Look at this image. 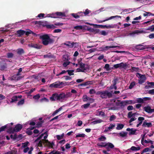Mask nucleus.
<instances>
[{
	"instance_id": "obj_3",
	"label": "nucleus",
	"mask_w": 154,
	"mask_h": 154,
	"mask_svg": "<svg viewBox=\"0 0 154 154\" xmlns=\"http://www.w3.org/2000/svg\"><path fill=\"white\" fill-rule=\"evenodd\" d=\"M1 61H0V70L3 71L6 70L7 69L8 66L7 62H11L8 60L6 59H2Z\"/></svg>"
},
{
	"instance_id": "obj_4",
	"label": "nucleus",
	"mask_w": 154,
	"mask_h": 154,
	"mask_svg": "<svg viewBox=\"0 0 154 154\" xmlns=\"http://www.w3.org/2000/svg\"><path fill=\"white\" fill-rule=\"evenodd\" d=\"M112 97V94L111 92L107 91H102V93L100 97L103 99H106L110 98Z\"/></svg>"
},
{
	"instance_id": "obj_47",
	"label": "nucleus",
	"mask_w": 154,
	"mask_h": 154,
	"mask_svg": "<svg viewBox=\"0 0 154 154\" xmlns=\"http://www.w3.org/2000/svg\"><path fill=\"white\" fill-rule=\"evenodd\" d=\"M99 34L101 35L105 36L107 35L108 34V33L105 30H102L100 32Z\"/></svg>"
},
{
	"instance_id": "obj_60",
	"label": "nucleus",
	"mask_w": 154,
	"mask_h": 154,
	"mask_svg": "<svg viewBox=\"0 0 154 154\" xmlns=\"http://www.w3.org/2000/svg\"><path fill=\"white\" fill-rule=\"evenodd\" d=\"M26 133L29 135H31L32 134V132L29 129H27Z\"/></svg>"
},
{
	"instance_id": "obj_50",
	"label": "nucleus",
	"mask_w": 154,
	"mask_h": 154,
	"mask_svg": "<svg viewBox=\"0 0 154 154\" xmlns=\"http://www.w3.org/2000/svg\"><path fill=\"white\" fill-rule=\"evenodd\" d=\"M85 134H79L76 135V137H85Z\"/></svg>"
},
{
	"instance_id": "obj_21",
	"label": "nucleus",
	"mask_w": 154,
	"mask_h": 154,
	"mask_svg": "<svg viewBox=\"0 0 154 154\" xmlns=\"http://www.w3.org/2000/svg\"><path fill=\"white\" fill-rule=\"evenodd\" d=\"M90 12V11L88 9H87L85 10V11L84 12L82 11L79 12L77 14H80L81 13H82V14H84V15L85 16L88 14Z\"/></svg>"
},
{
	"instance_id": "obj_23",
	"label": "nucleus",
	"mask_w": 154,
	"mask_h": 154,
	"mask_svg": "<svg viewBox=\"0 0 154 154\" xmlns=\"http://www.w3.org/2000/svg\"><path fill=\"white\" fill-rule=\"evenodd\" d=\"M67 43H68L69 44H71V45H70L69 44H67L66 43H64V44L67 46L70 47V48H72L73 47L75 44H76L77 43V42L74 43V42H72V43H71V42L69 41L67 42Z\"/></svg>"
},
{
	"instance_id": "obj_6",
	"label": "nucleus",
	"mask_w": 154,
	"mask_h": 154,
	"mask_svg": "<svg viewBox=\"0 0 154 154\" xmlns=\"http://www.w3.org/2000/svg\"><path fill=\"white\" fill-rule=\"evenodd\" d=\"M63 25V23H54V24H47L45 25V27L47 29H54L56 27L54 25L57 26H62Z\"/></svg>"
},
{
	"instance_id": "obj_31",
	"label": "nucleus",
	"mask_w": 154,
	"mask_h": 154,
	"mask_svg": "<svg viewBox=\"0 0 154 154\" xmlns=\"http://www.w3.org/2000/svg\"><path fill=\"white\" fill-rule=\"evenodd\" d=\"M117 26V25L116 24L114 25H106V28H116Z\"/></svg>"
},
{
	"instance_id": "obj_18",
	"label": "nucleus",
	"mask_w": 154,
	"mask_h": 154,
	"mask_svg": "<svg viewBox=\"0 0 154 154\" xmlns=\"http://www.w3.org/2000/svg\"><path fill=\"white\" fill-rule=\"evenodd\" d=\"M22 125L19 124L16 125L14 128L15 129V131H19L22 128Z\"/></svg>"
},
{
	"instance_id": "obj_36",
	"label": "nucleus",
	"mask_w": 154,
	"mask_h": 154,
	"mask_svg": "<svg viewBox=\"0 0 154 154\" xmlns=\"http://www.w3.org/2000/svg\"><path fill=\"white\" fill-rule=\"evenodd\" d=\"M74 70H66L67 72H68V74L70 76L71 75H74L73 72H74Z\"/></svg>"
},
{
	"instance_id": "obj_52",
	"label": "nucleus",
	"mask_w": 154,
	"mask_h": 154,
	"mask_svg": "<svg viewBox=\"0 0 154 154\" xmlns=\"http://www.w3.org/2000/svg\"><path fill=\"white\" fill-rule=\"evenodd\" d=\"M147 30H150L151 32L154 31V25L151 26L149 27L147 29H146Z\"/></svg>"
},
{
	"instance_id": "obj_22",
	"label": "nucleus",
	"mask_w": 154,
	"mask_h": 154,
	"mask_svg": "<svg viewBox=\"0 0 154 154\" xmlns=\"http://www.w3.org/2000/svg\"><path fill=\"white\" fill-rule=\"evenodd\" d=\"M136 48L138 50H140L145 48L142 45H138L136 46Z\"/></svg>"
},
{
	"instance_id": "obj_58",
	"label": "nucleus",
	"mask_w": 154,
	"mask_h": 154,
	"mask_svg": "<svg viewBox=\"0 0 154 154\" xmlns=\"http://www.w3.org/2000/svg\"><path fill=\"white\" fill-rule=\"evenodd\" d=\"M72 15L76 19H77L79 18L80 17V16L78 15L77 14L72 13Z\"/></svg>"
},
{
	"instance_id": "obj_53",
	"label": "nucleus",
	"mask_w": 154,
	"mask_h": 154,
	"mask_svg": "<svg viewBox=\"0 0 154 154\" xmlns=\"http://www.w3.org/2000/svg\"><path fill=\"white\" fill-rule=\"evenodd\" d=\"M151 150L148 147L146 148L142 151V153L151 151Z\"/></svg>"
},
{
	"instance_id": "obj_30",
	"label": "nucleus",
	"mask_w": 154,
	"mask_h": 154,
	"mask_svg": "<svg viewBox=\"0 0 154 154\" xmlns=\"http://www.w3.org/2000/svg\"><path fill=\"white\" fill-rule=\"evenodd\" d=\"M124 127V125L123 124H118L117 125L116 129L117 130H120L123 128Z\"/></svg>"
},
{
	"instance_id": "obj_38",
	"label": "nucleus",
	"mask_w": 154,
	"mask_h": 154,
	"mask_svg": "<svg viewBox=\"0 0 154 154\" xmlns=\"http://www.w3.org/2000/svg\"><path fill=\"white\" fill-rule=\"evenodd\" d=\"M90 105V104L89 103H88L85 104L82 106V107L84 108L85 109H87L88 108Z\"/></svg>"
},
{
	"instance_id": "obj_37",
	"label": "nucleus",
	"mask_w": 154,
	"mask_h": 154,
	"mask_svg": "<svg viewBox=\"0 0 154 154\" xmlns=\"http://www.w3.org/2000/svg\"><path fill=\"white\" fill-rule=\"evenodd\" d=\"M17 101V96H14L12 98L11 100V102L13 103Z\"/></svg>"
},
{
	"instance_id": "obj_46",
	"label": "nucleus",
	"mask_w": 154,
	"mask_h": 154,
	"mask_svg": "<svg viewBox=\"0 0 154 154\" xmlns=\"http://www.w3.org/2000/svg\"><path fill=\"white\" fill-rule=\"evenodd\" d=\"M63 61H69L68 56L67 55H63Z\"/></svg>"
},
{
	"instance_id": "obj_33",
	"label": "nucleus",
	"mask_w": 154,
	"mask_h": 154,
	"mask_svg": "<svg viewBox=\"0 0 154 154\" xmlns=\"http://www.w3.org/2000/svg\"><path fill=\"white\" fill-rule=\"evenodd\" d=\"M120 68L126 69L127 66L126 63H124L123 62L120 63Z\"/></svg>"
},
{
	"instance_id": "obj_7",
	"label": "nucleus",
	"mask_w": 154,
	"mask_h": 154,
	"mask_svg": "<svg viewBox=\"0 0 154 154\" xmlns=\"http://www.w3.org/2000/svg\"><path fill=\"white\" fill-rule=\"evenodd\" d=\"M50 99L52 101L59 100L58 94L56 93L53 94L52 96L50 97Z\"/></svg>"
},
{
	"instance_id": "obj_2",
	"label": "nucleus",
	"mask_w": 154,
	"mask_h": 154,
	"mask_svg": "<svg viewBox=\"0 0 154 154\" xmlns=\"http://www.w3.org/2000/svg\"><path fill=\"white\" fill-rule=\"evenodd\" d=\"M66 16L64 12H57L55 13L48 14L47 17L53 18H61Z\"/></svg>"
},
{
	"instance_id": "obj_27",
	"label": "nucleus",
	"mask_w": 154,
	"mask_h": 154,
	"mask_svg": "<svg viewBox=\"0 0 154 154\" xmlns=\"http://www.w3.org/2000/svg\"><path fill=\"white\" fill-rule=\"evenodd\" d=\"M80 67L83 70H84L85 71V70H86V69L85 68V64L82 63V62H81L79 63Z\"/></svg>"
},
{
	"instance_id": "obj_34",
	"label": "nucleus",
	"mask_w": 154,
	"mask_h": 154,
	"mask_svg": "<svg viewBox=\"0 0 154 154\" xmlns=\"http://www.w3.org/2000/svg\"><path fill=\"white\" fill-rule=\"evenodd\" d=\"M106 139V138L104 136H101L98 139L99 141H104Z\"/></svg>"
},
{
	"instance_id": "obj_14",
	"label": "nucleus",
	"mask_w": 154,
	"mask_h": 154,
	"mask_svg": "<svg viewBox=\"0 0 154 154\" xmlns=\"http://www.w3.org/2000/svg\"><path fill=\"white\" fill-rule=\"evenodd\" d=\"M25 34V31L20 29L16 32V35L17 37H20Z\"/></svg>"
},
{
	"instance_id": "obj_59",
	"label": "nucleus",
	"mask_w": 154,
	"mask_h": 154,
	"mask_svg": "<svg viewBox=\"0 0 154 154\" xmlns=\"http://www.w3.org/2000/svg\"><path fill=\"white\" fill-rule=\"evenodd\" d=\"M137 103H143V99L141 98H137Z\"/></svg>"
},
{
	"instance_id": "obj_9",
	"label": "nucleus",
	"mask_w": 154,
	"mask_h": 154,
	"mask_svg": "<svg viewBox=\"0 0 154 154\" xmlns=\"http://www.w3.org/2000/svg\"><path fill=\"white\" fill-rule=\"evenodd\" d=\"M97 145L98 146L101 147H105L107 146H108V147L110 148H113L114 147V145L112 143H107L106 144H105V145H101L99 143H98Z\"/></svg>"
},
{
	"instance_id": "obj_25",
	"label": "nucleus",
	"mask_w": 154,
	"mask_h": 154,
	"mask_svg": "<svg viewBox=\"0 0 154 154\" xmlns=\"http://www.w3.org/2000/svg\"><path fill=\"white\" fill-rule=\"evenodd\" d=\"M120 136L122 137H124L127 136L128 134V132L122 131L121 132L119 133Z\"/></svg>"
},
{
	"instance_id": "obj_41",
	"label": "nucleus",
	"mask_w": 154,
	"mask_h": 154,
	"mask_svg": "<svg viewBox=\"0 0 154 154\" xmlns=\"http://www.w3.org/2000/svg\"><path fill=\"white\" fill-rule=\"evenodd\" d=\"M145 119L143 117H140L138 118V120L139 122V123L141 125L143 121Z\"/></svg>"
},
{
	"instance_id": "obj_16",
	"label": "nucleus",
	"mask_w": 154,
	"mask_h": 154,
	"mask_svg": "<svg viewBox=\"0 0 154 154\" xmlns=\"http://www.w3.org/2000/svg\"><path fill=\"white\" fill-rule=\"evenodd\" d=\"M121 17L120 16H118V15H116V16H111L110 17H109V18H108V19H106L105 20H100V21L99 22V23H102V22H104L106 21H108V20H111L113 18H117V17H118V18H121Z\"/></svg>"
},
{
	"instance_id": "obj_49",
	"label": "nucleus",
	"mask_w": 154,
	"mask_h": 154,
	"mask_svg": "<svg viewBox=\"0 0 154 154\" xmlns=\"http://www.w3.org/2000/svg\"><path fill=\"white\" fill-rule=\"evenodd\" d=\"M88 101L90 104L92 103L94 101V100L90 97H88Z\"/></svg>"
},
{
	"instance_id": "obj_45",
	"label": "nucleus",
	"mask_w": 154,
	"mask_h": 154,
	"mask_svg": "<svg viewBox=\"0 0 154 154\" xmlns=\"http://www.w3.org/2000/svg\"><path fill=\"white\" fill-rule=\"evenodd\" d=\"M74 28L76 30H81L82 29L83 27L82 26L79 25L75 26Z\"/></svg>"
},
{
	"instance_id": "obj_35",
	"label": "nucleus",
	"mask_w": 154,
	"mask_h": 154,
	"mask_svg": "<svg viewBox=\"0 0 154 154\" xmlns=\"http://www.w3.org/2000/svg\"><path fill=\"white\" fill-rule=\"evenodd\" d=\"M32 34L33 35L35 34V33L32 32L31 30L29 29L28 31H25V34L27 36H28L29 34Z\"/></svg>"
},
{
	"instance_id": "obj_5",
	"label": "nucleus",
	"mask_w": 154,
	"mask_h": 154,
	"mask_svg": "<svg viewBox=\"0 0 154 154\" xmlns=\"http://www.w3.org/2000/svg\"><path fill=\"white\" fill-rule=\"evenodd\" d=\"M63 82H60V81H57L51 84L49 87L50 88H60L62 87V85L63 84Z\"/></svg>"
},
{
	"instance_id": "obj_43",
	"label": "nucleus",
	"mask_w": 154,
	"mask_h": 154,
	"mask_svg": "<svg viewBox=\"0 0 154 154\" xmlns=\"http://www.w3.org/2000/svg\"><path fill=\"white\" fill-rule=\"evenodd\" d=\"M133 116H134V114H133L132 112L131 111V112H129L128 113V118L130 119Z\"/></svg>"
},
{
	"instance_id": "obj_17",
	"label": "nucleus",
	"mask_w": 154,
	"mask_h": 154,
	"mask_svg": "<svg viewBox=\"0 0 154 154\" xmlns=\"http://www.w3.org/2000/svg\"><path fill=\"white\" fill-rule=\"evenodd\" d=\"M142 126L143 127H146L147 126L148 128L151 127L152 126V124L151 122H146V120L143 122Z\"/></svg>"
},
{
	"instance_id": "obj_48",
	"label": "nucleus",
	"mask_w": 154,
	"mask_h": 154,
	"mask_svg": "<svg viewBox=\"0 0 154 154\" xmlns=\"http://www.w3.org/2000/svg\"><path fill=\"white\" fill-rule=\"evenodd\" d=\"M98 116H101L102 117H104L106 116V115L104 112L100 111L99 112Z\"/></svg>"
},
{
	"instance_id": "obj_13",
	"label": "nucleus",
	"mask_w": 154,
	"mask_h": 154,
	"mask_svg": "<svg viewBox=\"0 0 154 154\" xmlns=\"http://www.w3.org/2000/svg\"><path fill=\"white\" fill-rule=\"evenodd\" d=\"M126 131H129V135L136 134V132L137 131V130L136 129L133 128H127L126 129Z\"/></svg>"
},
{
	"instance_id": "obj_39",
	"label": "nucleus",
	"mask_w": 154,
	"mask_h": 154,
	"mask_svg": "<svg viewBox=\"0 0 154 154\" xmlns=\"http://www.w3.org/2000/svg\"><path fill=\"white\" fill-rule=\"evenodd\" d=\"M136 85L135 82L133 81L130 84V85L129 86V88L130 89H131L135 86Z\"/></svg>"
},
{
	"instance_id": "obj_51",
	"label": "nucleus",
	"mask_w": 154,
	"mask_h": 154,
	"mask_svg": "<svg viewBox=\"0 0 154 154\" xmlns=\"http://www.w3.org/2000/svg\"><path fill=\"white\" fill-rule=\"evenodd\" d=\"M146 134V133H145V134L143 135H141V136L142 137L141 139V144L142 145H144V144L143 143V141L144 140V138Z\"/></svg>"
},
{
	"instance_id": "obj_11",
	"label": "nucleus",
	"mask_w": 154,
	"mask_h": 154,
	"mask_svg": "<svg viewBox=\"0 0 154 154\" xmlns=\"http://www.w3.org/2000/svg\"><path fill=\"white\" fill-rule=\"evenodd\" d=\"M28 46L31 48H33L38 49H40L42 48V46L37 44L30 43L28 45Z\"/></svg>"
},
{
	"instance_id": "obj_26",
	"label": "nucleus",
	"mask_w": 154,
	"mask_h": 154,
	"mask_svg": "<svg viewBox=\"0 0 154 154\" xmlns=\"http://www.w3.org/2000/svg\"><path fill=\"white\" fill-rule=\"evenodd\" d=\"M146 79V78L145 76L140 78V79L139 80L138 83L140 84H142L145 82Z\"/></svg>"
},
{
	"instance_id": "obj_20",
	"label": "nucleus",
	"mask_w": 154,
	"mask_h": 154,
	"mask_svg": "<svg viewBox=\"0 0 154 154\" xmlns=\"http://www.w3.org/2000/svg\"><path fill=\"white\" fill-rule=\"evenodd\" d=\"M117 47V46H106L104 47H102V49L103 50H107L109 48H114Z\"/></svg>"
},
{
	"instance_id": "obj_8",
	"label": "nucleus",
	"mask_w": 154,
	"mask_h": 154,
	"mask_svg": "<svg viewBox=\"0 0 154 154\" xmlns=\"http://www.w3.org/2000/svg\"><path fill=\"white\" fill-rule=\"evenodd\" d=\"M143 109L146 112L149 113H151L154 112V109H151V107L149 106L144 107L143 108Z\"/></svg>"
},
{
	"instance_id": "obj_29",
	"label": "nucleus",
	"mask_w": 154,
	"mask_h": 154,
	"mask_svg": "<svg viewBox=\"0 0 154 154\" xmlns=\"http://www.w3.org/2000/svg\"><path fill=\"white\" fill-rule=\"evenodd\" d=\"M103 122V120L101 119H98L92 122V123L93 125L96 124L98 123H100Z\"/></svg>"
},
{
	"instance_id": "obj_56",
	"label": "nucleus",
	"mask_w": 154,
	"mask_h": 154,
	"mask_svg": "<svg viewBox=\"0 0 154 154\" xmlns=\"http://www.w3.org/2000/svg\"><path fill=\"white\" fill-rule=\"evenodd\" d=\"M14 54L12 53H8L7 54V57L8 58H12Z\"/></svg>"
},
{
	"instance_id": "obj_63",
	"label": "nucleus",
	"mask_w": 154,
	"mask_h": 154,
	"mask_svg": "<svg viewBox=\"0 0 154 154\" xmlns=\"http://www.w3.org/2000/svg\"><path fill=\"white\" fill-rule=\"evenodd\" d=\"M148 93L151 95L154 94V89L149 90L148 91Z\"/></svg>"
},
{
	"instance_id": "obj_40",
	"label": "nucleus",
	"mask_w": 154,
	"mask_h": 154,
	"mask_svg": "<svg viewBox=\"0 0 154 154\" xmlns=\"http://www.w3.org/2000/svg\"><path fill=\"white\" fill-rule=\"evenodd\" d=\"M72 96V94L71 92H69L66 93V94L65 93V99L68 98L69 97H71Z\"/></svg>"
},
{
	"instance_id": "obj_55",
	"label": "nucleus",
	"mask_w": 154,
	"mask_h": 154,
	"mask_svg": "<svg viewBox=\"0 0 154 154\" xmlns=\"http://www.w3.org/2000/svg\"><path fill=\"white\" fill-rule=\"evenodd\" d=\"M40 97V96L39 94H37L33 96V98L35 100H38Z\"/></svg>"
},
{
	"instance_id": "obj_28",
	"label": "nucleus",
	"mask_w": 154,
	"mask_h": 154,
	"mask_svg": "<svg viewBox=\"0 0 154 154\" xmlns=\"http://www.w3.org/2000/svg\"><path fill=\"white\" fill-rule=\"evenodd\" d=\"M15 131V129L12 127L10 128L7 131V132L10 134L13 133Z\"/></svg>"
},
{
	"instance_id": "obj_62",
	"label": "nucleus",
	"mask_w": 154,
	"mask_h": 154,
	"mask_svg": "<svg viewBox=\"0 0 154 154\" xmlns=\"http://www.w3.org/2000/svg\"><path fill=\"white\" fill-rule=\"evenodd\" d=\"M63 78H65V79L66 80H68L71 79L72 77L68 76H64Z\"/></svg>"
},
{
	"instance_id": "obj_15",
	"label": "nucleus",
	"mask_w": 154,
	"mask_h": 154,
	"mask_svg": "<svg viewBox=\"0 0 154 154\" xmlns=\"http://www.w3.org/2000/svg\"><path fill=\"white\" fill-rule=\"evenodd\" d=\"M140 149V147L139 146L137 147H135V146H132L131 147L128 149V150L130 152H131V150L133 151H137L139 150Z\"/></svg>"
},
{
	"instance_id": "obj_12",
	"label": "nucleus",
	"mask_w": 154,
	"mask_h": 154,
	"mask_svg": "<svg viewBox=\"0 0 154 154\" xmlns=\"http://www.w3.org/2000/svg\"><path fill=\"white\" fill-rule=\"evenodd\" d=\"M135 102H133V101L132 100H125L123 102L122 101L120 103L121 106H124L126 105L127 104H134Z\"/></svg>"
},
{
	"instance_id": "obj_19",
	"label": "nucleus",
	"mask_w": 154,
	"mask_h": 154,
	"mask_svg": "<svg viewBox=\"0 0 154 154\" xmlns=\"http://www.w3.org/2000/svg\"><path fill=\"white\" fill-rule=\"evenodd\" d=\"M65 93H62L58 94V99L59 100L61 101L65 99Z\"/></svg>"
},
{
	"instance_id": "obj_32",
	"label": "nucleus",
	"mask_w": 154,
	"mask_h": 154,
	"mask_svg": "<svg viewBox=\"0 0 154 154\" xmlns=\"http://www.w3.org/2000/svg\"><path fill=\"white\" fill-rule=\"evenodd\" d=\"M47 132H45L44 133L42 134L38 137L35 140V142H36L39 140H41V139L42 138L44 135L45 134H47Z\"/></svg>"
},
{
	"instance_id": "obj_24",
	"label": "nucleus",
	"mask_w": 154,
	"mask_h": 154,
	"mask_svg": "<svg viewBox=\"0 0 154 154\" xmlns=\"http://www.w3.org/2000/svg\"><path fill=\"white\" fill-rule=\"evenodd\" d=\"M17 53L19 55H21L24 53V51L22 48H19L17 50Z\"/></svg>"
},
{
	"instance_id": "obj_10",
	"label": "nucleus",
	"mask_w": 154,
	"mask_h": 154,
	"mask_svg": "<svg viewBox=\"0 0 154 154\" xmlns=\"http://www.w3.org/2000/svg\"><path fill=\"white\" fill-rule=\"evenodd\" d=\"M43 144H45L46 146L52 148L53 146L54 145V142L52 141L51 143L48 140H45V143Z\"/></svg>"
},
{
	"instance_id": "obj_61",
	"label": "nucleus",
	"mask_w": 154,
	"mask_h": 154,
	"mask_svg": "<svg viewBox=\"0 0 154 154\" xmlns=\"http://www.w3.org/2000/svg\"><path fill=\"white\" fill-rule=\"evenodd\" d=\"M24 99H22L19 101L17 103V105H22L24 104Z\"/></svg>"
},
{
	"instance_id": "obj_64",
	"label": "nucleus",
	"mask_w": 154,
	"mask_h": 154,
	"mask_svg": "<svg viewBox=\"0 0 154 154\" xmlns=\"http://www.w3.org/2000/svg\"><path fill=\"white\" fill-rule=\"evenodd\" d=\"M49 154H61L59 151H56L54 152L53 151H51L49 153Z\"/></svg>"
},
{
	"instance_id": "obj_44",
	"label": "nucleus",
	"mask_w": 154,
	"mask_h": 154,
	"mask_svg": "<svg viewBox=\"0 0 154 154\" xmlns=\"http://www.w3.org/2000/svg\"><path fill=\"white\" fill-rule=\"evenodd\" d=\"M64 136V134H62L61 135H56L57 138L58 140H60L63 138V137Z\"/></svg>"
},
{
	"instance_id": "obj_1",
	"label": "nucleus",
	"mask_w": 154,
	"mask_h": 154,
	"mask_svg": "<svg viewBox=\"0 0 154 154\" xmlns=\"http://www.w3.org/2000/svg\"><path fill=\"white\" fill-rule=\"evenodd\" d=\"M40 38L42 40V43L44 45H47L48 44H51L54 42V40L51 38L47 34H45L41 35Z\"/></svg>"
},
{
	"instance_id": "obj_54",
	"label": "nucleus",
	"mask_w": 154,
	"mask_h": 154,
	"mask_svg": "<svg viewBox=\"0 0 154 154\" xmlns=\"http://www.w3.org/2000/svg\"><path fill=\"white\" fill-rule=\"evenodd\" d=\"M88 97L86 95H84L83 97V101L85 102L88 101Z\"/></svg>"
},
{
	"instance_id": "obj_42",
	"label": "nucleus",
	"mask_w": 154,
	"mask_h": 154,
	"mask_svg": "<svg viewBox=\"0 0 154 154\" xmlns=\"http://www.w3.org/2000/svg\"><path fill=\"white\" fill-rule=\"evenodd\" d=\"M104 68L106 69L107 71H109L111 70V69L109 68V65L108 64H106L105 65Z\"/></svg>"
},
{
	"instance_id": "obj_57",
	"label": "nucleus",
	"mask_w": 154,
	"mask_h": 154,
	"mask_svg": "<svg viewBox=\"0 0 154 154\" xmlns=\"http://www.w3.org/2000/svg\"><path fill=\"white\" fill-rule=\"evenodd\" d=\"M7 125H5L4 126L1 127L0 128V132L4 131L5 129L7 128Z\"/></svg>"
}]
</instances>
